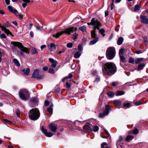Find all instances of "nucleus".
<instances>
[{
  "instance_id": "1",
  "label": "nucleus",
  "mask_w": 148,
  "mask_h": 148,
  "mask_svg": "<svg viewBox=\"0 0 148 148\" xmlns=\"http://www.w3.org/2000/svg\"><path fill=\"white\" fill-rule=\"evenodd\" d=\"M103 71L105 74L109 75H113L116 71L115 65L112 62L106 63L104 65Z\"/></svg>"
},
{
  "instance_id": "2",
  "label": "nucleus",
  "mask_w": 148,
  "mask_h": 148,
  "mask_svg": "<svg viewBox=\"0 0 148 148\" xmlns=\"http://www.w3.org/2000/svg\"><path fill=\"white\" fill-rule=\"evenodd\" d=\"M28 116L30 119L35 121L37 120L40 117V112L38 108H33L29 110Z\"/></svg>"
},
{
  "instance_id": "3",
  "label": "nucleus",
  "mask_w": 148,
  "mask_h": 148,
  "mask_svg": "<svg viewBox=\"0 0 148 148\" xmlns=\"http://www.w3.org/2000/svg\"><path fill=\"white\" fill-rule=\"evenodd\" d=\"M77 29V28L76 27L74 28L73 27H69L66 29L64 31H62L57 33L56 34H53V37L57 38L64 33H66L69 34L71 32H75Z\"/></svg>"
},
{
  "instance_id": "4",
  "label": "nucleus",
  "mask_w": 148,
  "mask_h": 148,
  "mask_svg": "<svg viewBox=\"0 0 148 148\" xmlns=\"http://www.w3.org/2000/svg\"><path fill=\"white\" fill-rule=\"evenodd\" d=\"M116 53L115 49L113 47H108L106 50V55L108 60H112L115 57Z\"/></svg>"
},
{
  "instance_id": "5",
  "label": "nucleus",
  "mask_w": 148,
  "mask_h": 148,
  "mask_svg": "<svg viewBox=\"0 0 148 148\" xmlns=\"http://www.w3.org/2000/svg\"><path fill=\"white\" fill-rule=\"evenodd\" d=\"M11 44L14 46L15 47L17 46L22 51H21L20 54L21 55H23V52L26 53H29L28 49L27 48L24 47L22 44L19 42H12Z\"/></svg>"
},
{
  "instance_id": "6",
  "label": "nucleus",
  "mask_w": 148,
  "mask_h": 148,
  "mask_svg": "<svg viewBox=\"0 0 148 148\" xmlns=\"http://www.w3.org/2000/svg\"><path fill=\"white\" fill-rule=\"evenodd\" d=\"M19 96L22 99L26 100L29 97V94L27 90L25 89L21 90L19 92Z\"/></svg>"
},
{
  "instance_id": "7",
  "label": "nucleus",
  "mask_w": 148,
  "mask_h": 148,
  "mask_svg": "<svg viewBox=\"0 0 148 148\" xmlns=\"http://www.w3.org/2000/svg\"><path fill=\"white\" fill-rule=\"evenodd\" d=\"M88 24L89 25H92L93 26L94 28L97 29H99V27L102 25V24L100 22L97 21L94 18H93L91 20L90 23H88Z\"/></svg>"
},
{
  "instance_id": "8",
  "label": "nucleus",
  "mask_w": 148,
  "mask_h": 148,
  "mask_svg": "<svg viewBox=\"0 0 148 148\" xmlns=\"http://www.w3.org/2000/svg\"><path fill=\"white\" fill-rule=\"evenodd\" d=\"M8 8L10 12H13L16 16H18L19 19H22L25 16V14H19L16 10L13 9L12 6L10 5L8 6Z\"/></svg>"
},
{
  "instance_id": "9",
  "label": "nucleus",
  "mask_w": 148,
  "mask_h": 148,
  "mask_svg": "<svg viewBox=\"0 0 148 148\" xmlns=\"http://www.w3.org/2000/svg\"><path fill=\"white\" fill-rule=\"evenodd\" d=\"M113 107L112 106H109L107 105H106V110L103 113L99 114V116L100 118H103L105 116L107 115L109 112V111L112 109Z\"/></svg>"
},
{
  "instance_id": "10",
  "label": "nucleus",
  "mask_w": 148,
  "mask_h": 148,
  "mask_svg": "<svg viewBox=\"0 0 148 148\" xmlns=\"http://www.w3.org/2000/svg\"><path fill=\"white\" fill-rule=\"evenodd\" d=\"M41 131L44 135L47 137H51L53 135L51 132H47V130L43 127L42 128Z\"/></svg>"
},
{
  "instance_id": "11",
  "label": "nucleus",
  "mask_w": 148,
  "mask_h": 148,
  "mask_svg": "<svg viewBox=\"0 0 148 148\" xmlns=\"http://www.w3.org/2000/svg\"><path fill=\"white\" fill-rule=\"evenodd\" d=\"M90 124L89 123H87L84 126L83 128L86 132H90L92 131V129L90 127Z\"/></svg>"
},
{
  "instance_id": "12",
  "label": "nucleus",
  "mask_w": 148,
  "mask_h": 148,
  "mask_svg": "<svg viewBox=\"0 0 148 148\" xmlns=\"http://www.w3.org/2000/svg\"><path fill=\"white\" fill-rule=\"evenodd\" d=\"M50 130L54 132H56L57 128V125L54 123L51 124L49 125Z\"/></svg>"
},
{
  "instance_id": "13",
  "label": "nucleus",
  "mask_w": 148,
  "mask_h": 148,
  "mask_svg": "<svg viewBox=\"0 0 148 148\" xmlns=\"http://www.w3.org/2000/svg\"><path fill=\"white\" fill-rule=\"evenodd\" d=\"M140 18L141 23L146 24H148V18L146 16L140 15Z\"/></svg>"
},
{
  "instance_id": "14",
  "label": "nucleus",
  "mask_w": 148,
  "mask_h": 148,
  "mask_svg": "<svg viewBox=\"0 0 148 148\" xmlns=\"http://www.w3.org/2000/svg\"><path fill=\"white\" fill-rule=\"evenodd\" d=\"M39 72V70L38 69H36L34 70L32 74V77L33 78H37Z\"/></svg>"
},
{
  "instance_id": "15",
  "label": "nucleus",
  "mask_w": 148,
  "mask_h": 148,
  "mask_svg": "<svg viewBox=\"0 0 148 148\" xmlns=\"http://www.w3.org/2000/svg\"><path fill=\"white\" fill-rule=\"evenodd\" d=\"M0 27L2 30L7 34V35H12L11 32L8 29H6L5 27L2 26L0 25Z\"/></svg>"
},
{
  "instance_id": "16",
  "label": "nucleus",
  "mask_w": 148,
  "mask_h": 148,
  "mask_svg": "<svg viewBox=\"0 0 148 148\" xmlns=\"http://www.w3.org/2000/svg\"><path fill=\"white\" fill-rule=\"evenodd\" d=\"M48 47L51 51L56 49V45L53 43H51L49 45H48Z\"/></svg>"
},
{
  "instance_id": "17",
  "label": "nucleus",
  "mask_w": 148,
  "mask_h": 148,
  "mask_svg": "<svg viewBox=\"0 0 148 148\" xmlns=\"http://www.w3.org/2000/svg\"><path fill=\"white\" fill-rule=\"evenodd\" d=\"M113 103L115 104L116 108L120 109V102L119 100H114L113 101Z\"/></svg>"
},
{
  "instance_id": "18",
  "label": "nucleus",
  "mask_w": 148,
  "mask_h": 148,
  "mask_svg": "<svg viewBox=\"0 0 148 148\" xmlns=\"http://www.w3.org/2000/svg\"><path fill=\"white\" fill-rule=\"evenodd\" d=\"M21 71L26 75H28L30 72V69L27 68L26 69H22Z\"/></svg>"
},
{
  "instance_id": "19",
  "label": "nucleus",
  "mask_w": 148,
  "mask_h": 148,
  "mask_svg": "<svg viewBox=\"0 0 148 148\" xmlns=\"http://www.w3.org/2000/svg\"><path fill=\"white\" fill-rule=\"evenodd\" d=\"M94 39L91 41L90 42V45H92L95 44L98 40L99 38L97 37L95 38H94Z\"/></svg>"
},
{
  "instance_id": "20",
  "label": "nucleus",
  "mask_w": 148,
  "mask_h": 148,
  "mask_svg": "<svg viewBox=\"0 0 148 148\" xmlns=\"http://www.w3.org/2000/svg\"><path fill=\"white\" fill-rule=\"evenodd\" d=\"M82 53V52L80 51L76 52L74 54V57L76 58H79L81 56Z\"/></svg>"
},
{
  "instance_id": "21",
  "label": "nucleus",
  "mask_w": 148,
  "mask_h": 148,
  "mask_svg": "<svg viewBox=\"0 0 148 148\" xmlns=\"http://www.w3.org/2000/svg\"><path fill=\"white\" fill-rule=\"evenodd\" d=\"M107 95H108L109 97L111 98L114 96L115 95V93L113 92L109 91L107 92Z\"/></svg>"
},
{
  "instance_id": "22",
  "label": "nucleus",
  "mask_w": 148,
  "mask_h": 148,
  "mask_svg": "<svg viewBox=\"0 0 148 148\" xmlns=\"http://www.w3.org/2000/svg\"><path fill=\"white\" fill-rule=\"evenodd\" d=\"M145 66V64L144 63H142L139 64L138 66V70H141L143 69Z\"/></svg>"
},
{
  "instance_id": "23",
  "label": "nucleus",
  "mask_w": 148,
  "mask_h": 148,
  "mask_svg": "<svg viewBox=\"0 0 148 148\" xmlns=\"http://www.w3.org/2000/svg\"><path fill=\"white\" fill-rule=\"evenodd\" d=\"M134 138V136H133L129 135L127 136L125 140L126 141L129 142L132 140Z\"/></svg>"
},
{
  "instance_id": "24",
  "label": "nucleus",
  "mask_w": 148,
  "mask_h": 148,
  "mask_svg": "<svg viewBox=\"0 0 148 148\" xmlns=\"http://www.w3.org/2000/svg\"><path fill=\"white\" fill-rule=\"evenodd\" d=\"M130 105V103L125 101L123 104V107L122 108H129Z\"/></svg>"
},
{
  "instance_id": "25",
  "label": "nucleus",
  "mask_w": 148,
  "mask_h": 148,
  "mask_svg": "<svg viewBox=\"0 0 148 148\" xmlns=\"http://www.w3.org/2000/svg\"><path fill=\"white\" fill-rule=\"evenodd\" d=\"M53 104H51L49 107L47 108V110L51 114L53 113Z\"/></svg>"
},
{
  "instance_id": "26",
  "label": "nucleus",
  "mask_w": 148,
  "mask_h": 148,
  "mask_svg": "<svg viewBox=\"0 0 148 148\" xmlns=\"http://www.w3.org/2000/svg\"><path fill=\"white\" fill-rule=\"evenodd\" d=\"M96 29L95 28L94 30L92 31L91 33V36L92 38H95L96 37Z\"/></svg>"
},
{
  "instance_id": "27",
  "label": "nucleus",
  "mask_w": 148,
  "mask_h": 148,
  "mask_svg": "<svg viewBox=\"0 0 148 148\" xmlns=\"http://www.w3.org/2000/svg\"><path fill=\"white\" fill-rule=\"evenodd\" d=\"M144 60L143 58H137L135 60V64H137Z\"/></svg>"
},
{
  "instance_id": "28",
  "label": "nucleus",
  "mask_w": 148,
  "mask_h": 148,
  "mask_svg": "<svg viewBox=\"0 0 148 148\" xmlns=\"http://www.w3.org/2000/svg\"><path fill=\"white\" fill-rule=\"evenodd\" d=\"M13 61L16 66H20V64L17 60L16 58H14L13 59Z\"/></svg>"
},
{
  "instance_id": "29",
  "label": "nucleus",
  "mask_w": 148,
  "mask_h": 148,
  "mask_svg": "<svg viewBox=\"0 0 148 148\" xmlns=\"http://www.w3.org/2000/svg\"><path fill=\"white\" fill-rule=\"evenodd\" d=\"M129 62L133 64H135V60H134V59L132 57L129 58Z\"/></svg>"
},
{
  "instance_id": "30",
  "label": "nucleus",
  "mask_w": 148,
  "mask_h": 148,
  "mask_svg": "<svg viewBox=\"0 0 148 148\" xmlns=\"http://www.w3.org/2000/svg\"><path fill=\"white\" fill-rule=\"evenodd\" d=\"M140 5H135L134 8V11L135 12L139 11L140 10Z\"/></svg>"
},
{
  "instance_id": "31",
  "label": "nucleus",
  "mask_w": 148,
  "mask_h": 148,
  "mask_svg": "<svg viewBox=\"0 0 148 148\" xmlns=\"http://www.w3.org/2000/svg\"><path fill=\"white\" fill-rule=\"evenodd\" d=\"M99 30V32L100 33V34L103 36H105V34H104V33L105 32V31L104 29H98Z\"/></svg>"
},
{
  "instance_id": "32",
  "label": "nucleus",
  "mask_w": 148,
  "mask_h": 148,
  "mask_svg": "<svg viewBox=\"0 0 148 148\" xmlns=\"http://www.w3.org/2000/svg\"><path fill=\"white\" fill-rule=\"evenodd\" d=\"M101 147L102 148H109L107 144L106 143H103L101 145Z\"/></svg>"
},
{
  "instance_id": "33",
  "label": "nucleus",
  "mask_w": 148,
  "mask_h": 148,
  "mask_svg": "<svg viewBox=\"0 0 148 148\" xmlns=\"http://www.w3.org/2000/svg\"><path fill=\"white\" fill-rule=\"evenodd\" d=\"M79 29L82 32H84L86 31V27L84 25H83L79 28Z\"/></svg>"
},
{
  "instance_id": "34",
  "label": "nucleus",
  "mask_w": 148,
  "mask_h": 148,
  "mask_svg": "<svg viewBox=\"0 0 148 148\" xmlns=\"http://www.w3.org/2000/svg\"><path fill=\"white\" fill-rule=\"evenodd\" d=\"M121 60L123 63H125L127 62V60L123 56H121Z\"/></svg>"
},
{
  "instance_id": "35",
  "label": "nucleus",
  "mask_w": 148,
  "mask_h": 148,
  "mask_svg": "<svg viewBox=\"0 0 148 148\" xmlns=\"http://www.w3.org/2000/svg\"><path fill=\"white\" fill-rule=\"evenodd\" d=\"M132 133H133L134 134H138V131L137 128H135L132 131Z\"/></svg>"
},
{
  "instance_id": "36",
  "label": "nucleus",
  "mask_w": 148,
  "mask_h": 148,
  "mask_svg": "<svg viewBox=\"0 0 148 148\" xmlns=\"http://www.w3.org/2000/svg\"><path fill=\"white\" fill-rule=\"evenodd\" d=\"M32 52L33 54L38 53V52L36 49L34 48H32Z\"/></svg>"
},
{
  "instance_id": "37",
  "label": "nucleus",
  "mask_w": 148,
  "mask_h": 148,
  "mask_svg": "<svg viewBox=\"0 0 148 148\" xmlns=\"http://www.w3.org/2000/svg\"><path fill=\"white\" fill-rule=\"evenodd\" d=\"M57 62L56 61L53 63H52L51 66L53 68H55L57 64Z\"/></svg>"
},
{
  "instance_id": "38",
  "label": "nucleus",
  "mask_w": 148,
  "mask_h": 148,
  "mask_svg": "<svg viewBox=\"0 0 148 148\" xmlns=\"http://www.w3.org/2000/svg\"><path fill=\"white\" fill-rule=\"evenodd\" d=\"M50 73L52 74H54L55 73V71L54 70L51 68H50L48 71Z\"/></svg>"
},
{
  "instance_id": "39",
  "label": "nucleus",
  "mask_w": 148,
  "mask_h": 148,
  "mask_svg": "<svg viewBox=\"0 0 148 148\" xmlns=\"http://www.w3.org/2000/svg\"><path fill=\"white\" fill-rule=\"evenodd\" d=\"M99 129V127L97 126H95L93 127V131L95 132H96Z\"/></svg>"
},
{
  "instance_id": "40",
  "label": "nucleus",
  "mask_w": 148,
  "mask_h": 148,
  "mask_svg": "<svg viewBox=\"0 0 148 148\" xmlns=\"http://www.w3.org/2000/svg\"><path fill=\"white\" fill-rule=\"evenodd\" d=\"M30 101L32 102H36L37 101V99L35 97H33L30 99Z\"/></svg>"
},
{
  "instance_id": "41",
  "label": "nucleus",
  "mask_w": 148,
  "mask_h": 148,
  "mask_svg": "<svg viewBox=\"0 0 148 148\" xmlns=\"http://www.w3.org/2000/svg\"><path fill=\"white\" fill-rule=\"evenodd\" d=\"M119 84V82H112L111 83V85L113 86H117L118 84Z\"/></svg>"
},
{
  "instance_id": "42",
  "label": "nucleus",
  "mask_w": 148,
  "mask_h": 148,
  "mask_svg": "<svg viewBox=\"0 0 148 148\" xmlns=\"http://www.w3.org/2000/svg\"><path fill=\"white\" fill-rule=\"evenodd\" d=\"M126 51V49L123 48L121 49V55L123 54L124 52Z\"/></svg>"
},
{
  "instance_id": "43",
  "label": "nucleus",
  "mask_w": 148,
  "mask_h": 148,
  "mask_svg": "<svg viewBox=\"0 0 148 148\" xmlns=\"http://www.w3.org/2000/svg\"><path fill=\"white\" fill-rule=\"evenodd\" d=\"M72 36L73 39L75 40L77 38V34H76V33H75Z\"/></svg>"
},
{
  "instance_id": "44",
  "label": "nucleus",
  "mask_w": 148,
  "mask_h": 148,
  "mask_svg": "<svg viewBox=\"0 0 148 148\" xmlns=\"http://www.w3.org/2000/svg\"><path fill=\"white\" fill-rule=\"evenodd\" d=\"M120 142V137L119 138V140L117 141L116 142V146L118 148L119 146V143Z\"/></svg>"
},
{
  "instance_id": "45",
  "label": "nucleus",
  "mask_w": 148,
  "mask_h": 148,
  "mask_svg": "<svg viewBox=\"0 0 148 148\" xmlns=\"http://www.w3.org/2000/svg\"><path fill=\"white\" fill-rule=\"evenodd\" d=\"M73 46V44L72 43H69L67 44V47L68 48L72 47Z\"/></svg>"
},
{
  "instance_id": "46",
  "label": "nucleus",
  "mask_w": 148,
  "mask_h": 148,
  "mask_svg": "<svg viewBox=\"0 0 148 148\" xmlns=\"http://www.w3.org/2000/svg\"><path fill=\"white\" fill-rule=\"evenodd\" d=\"M78 50L79 51H80V52H82V46L81 45H79L78 47Z\"/></svg>"
},
{
  "instance_id": "47",
  "label": "nucleus",
  "mask_w": 148,
  "mask_h": 148,
  "mask_svg": "<svg viewBox=\"0 0 148 148\" xmlns=\"http://www.w3.org/2000/svg\"><path fill=\"white\" fill-rule=\"evenodd\" d=\"M65 51V50L64 49H62L61 51H59L58 53V54H60L62 53H64Z\"/></svg>"
},
{
  "instance_id": "48",
  "label": "nucleus",
  "mask_w": 148,
  "mask_h": 148,
  "mask_svg": "<svg viewBox=\"0 0 148 148\" xmlns=\"http://www.w3.org/2000/svg\"><path fill=\"white\" fill-rule=\"evenodd\" d=\"M115 6L114 3H112L110 6V9L111 10H112L114 8Z\"/></svg>"
},
{
  "instance_id": "49",
  "label": "nucleus",
  "mask_w": 148,
  "mask_h": 148,
  "mask_svg": "<svg viewBox=\"0 0 148 148\" xmlns=\"http://www.w3.org/2000/svg\"><path fill=\"white\" fill-rule=\"evenodd\" d=\"M16 114L18 117H19V114L20 113V112L18 109H17L16 110Z\"/></svg>"
},
{
  "instance_id": "50",
  "label": "nucleus",
  "mask_w": 148,
  "mask_h": 148,
  "mask_svg": "<svg viewBox=\"0 0 148 148\" xmlns=\"http://www.w3.org/2000/svg\"><path fill=\"white\" fill-rule=\"evenodd\" d=\"M44 77V75H41L39 76H38V77L37 78V79H42Z\"/></svg>"
},
{
  "instance_id": "51",
  "label": "nucleus",
  "mask_w": 148,
  "mask_h": 148,
  "mask_svg": "<svg viewBox=\"0 0 148 148\" xmlns=\"http://www.w3.org/2000/svg\"><path fill=\"white\" fill-rule=\"evenodd\" d=\"M73 75L72 74L70 73L68 76H66V77L67 79H70L73 77Z\"/></svg>"
},
{
  "instance_id": "52",
  "label": "nucleus",
  "mask_w": 148,
  "mask_h": 148,
  "mask_svg": "<svg viewBox=\"0 0 148 148\" xmlns=\"http://www.w3.org/2000/svg\"><path fill=\"white\" fill-rule=\"evenodd\" d=\"M134 104L138 106L141 104L140 101H136L134 103Z\"/></svg>"
},
{
  "instance_id": "53",
  "label": "nucleus",
  "mask_w": 148,
  "mask_h": 148,
  "mask_svg": "<svg viewBox=\"0 0 148 148\" xmlns=\"http://www.w3.org/2000/svg\"><path fill=\"white\" fill-rule=\"evenodd\" d=\"M0 37L2 38H6V36L5 35L3 34H2L0 35Z\"/></svg>"
},
{
  "instance_id": "54",
  "label": "nucleus",
  "mask_w": 148,
  "mask_h": 148,
  "mask_svg": "<svg viewBox=\"0 0 148 148\" xmlns=\"http://www.w3.org/2000/svg\"><path fill=\"white\" fill-rule=\"evenodd\" d=\"M4 121L5 122L7 123H9L10 124H11L12 123L11 121L6 119H4Z\"/></svg>"
},
{
  "instance_id": "55",
  "label": "nucleus",
  "mask_w": 148,
  "mask_h": 148,
  "mask_svg": "<svg viewBox=\"0 0 148 148\" xmlns=\"http://www.w3.org/2000/svg\"><path fill=\"white\" fill-rule=\"evenodd\" d=\"M66 86L68 88H69L70 87L71 85L68 82H66Z\"/></svg>"
},
{
  "instance_id": "56",
  "label": "nucleus",
  "mask_w": 148,
  "mask_h": 148,
  "mask_svg": "<svg viewBox=\"0 0 148 148\" xmlns=\"http://www.w3.org/2000/svg\"><path fill=\"white\" fill-rule=\"evenodd\" d=\"M144 42L146 43L147 42V38L146 37H145L143 39Z\"/></svg>"
},
{
  "instance_id": "57",
  "label": "nucleus",
  "mask_w": 148,
  "mask_h": 148,
  "mask_svg": "<svg viewBox=\"0 0 148 148\" xmlns=\"http://www.w3.org/2000/svg\"><path fill=\"white\" fill-rule=\"evenodd\" d=\"M49 61L51 62L52 63H53L56 61L55 60L53 59L52 58H50L49 59Z\"/></svg>"
},
{
  "instance_id": "58",
  "label": "nucleus",
  "mask_w": 148,
  "mask_h": 148,
  "mask_svg": "<svg viewBox=\"0 0 148 148\" xmlns=\"http://www.w3.org/2000/svg\"><path fill=\"white\" fill-rule=\"evenodd\" d=\"M45 103L46 106H47L49 104V102L48 101H46Z\"/></svg>"
},
{
  "instance_id": "59",
  "label": "nucleus",
  "mask_w": 148,
  "mask_h": 148,
  "mask_svg": "<svg viewBox=\"0 0 148 148\" xmlns=\"http://www.w3.org/2000/svg\"><path fill=\"white\" fill-rule=\"evenodd\" d=\"M142 53V52L140 50H137L135 51V53L137 54H139Z\"/></svg>"
},
{
  "instance_id": "60",
  "label": "nucleus",
  "mask_w": 148,
  "mask_h": 148,
  "mask_svg": "<svg viewBox=\"0 0 148 148\" xmlns=\"http://www.w3.org/2000/svg\"><path fill=\"white\" fill-rule=\"evenodd\" d=\"M48 67L47 66H44L43 68V70L44 71H46L48 70Z\"/></svg>"
},
{
  "instance_id": "61",
  "label": "nucleus",
  "mask_w": 148,
  "mask_h": 148,
  "mask_svg": "<svg viewBox=\"0 0 148 148\" xmlns=\"http://www.w3.org/2000/svg\"><path fill=\"white\" fill-rule=\"evenodd\" d=\"M117 44L119 45H120V37H119L118 39Z\"/></svg>"
},
{
  "instance_id": "62",
  "label": "nucleus",
  "mask_w": 148,
  "mask_h": 148,
  "mask_svg": "<svg viewBox=\"0 0 148 148\" xmlns=\"http://www.w3.org/2000/svg\"><path fill=\"white\" fill-rule=\"evenodd\" d=\"M5 3L7 5H8L10 4V0H5Z\"/></svg>"
},
{
  "instance_id": "63",
  "label": "nucleus",
  "mask_w": 148,
  "mask_h": 148,
  "mask_svg": "<svg viewBox=\"0 0 148 148\" xmlns=\"http://www.w3.org/2000/svg\"><path fill=\"white\" fill-rule=\"evenodd\" d=\"M109 12L108 11H106L105 12V16H107L108 15Z\"/></svg>"
},
{
  "instance_id": "64",
  "label": "nucleus",
  "mask_w": 148,
  "mask_h": 148,
  "mask_svg": "<svg viewBox=\"0 0 148 148\" xmlns=\"http://www.w3.org/2000/svg\"><path fill=\"white\" fill-rule=\"evenodd\" d=\"M30 35L31 37H33L34 36V33L33 32L31 31L30 32Z\"/></svg>"
}]
</instances>
